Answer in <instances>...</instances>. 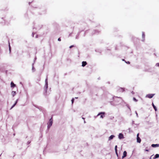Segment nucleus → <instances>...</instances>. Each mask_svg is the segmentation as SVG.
<instances>
[{
    "label": "nucleus",
    "mask_w": 159,
    "mask_h": 159,
    "mask_svg": "<svg viewBox=\"0 0 159 159\" xmlns=\"http://www.w3.org/2000/svg\"><path fill=\"white\" fill-rule=\"evenodd\" d=\"M123 155L122 157V158H123L127 156V152L126 151H124L123 152Z\"/></svg>",
    "instance_id": "nucleus-8"
},
{
    "label": "nucleus",
    "mask_w": 159,
    "mask_h": 159,
    "mask_svg": "<svg viewBox=\"0 0 159 159\" xmlns=\"http://www.w3.org/2000/svg\"><path fill=\"white\" fill-rule=\"evenodd\" d=\"M152 106L153 107V108H154V110H155V111H157V109L156 106L153 104V103H152Z\"/></svg>",
    "instance_id": "nucleus-16"
},
{
    "label": "nucleus",
    "mask_w": 159,
    "mask_h": 159,
    "mask_svg": "<svg viewBox=\"0 0 159 159\" xmlns=\"http://www.w3.org/2000/svg\"><path fill=\"white\" fill-rule=\"evenodd\" d=\"M156 66H159V63H157L156 64Z\"/></svg>",
    "instance_id": "nucleus-22"
},
{
    "label": "nucleus",
    "mask_w": 159,
    "mask_h": 159,
    "mask_svg": "<svg viewBox=\"0 0 159 159\" xmlns=\"http://www.w3.org/2000/svg\"><path fill=\"white\" fill-rule=\"evenodd\" d=\"M159 157V155L158 154H156L154 157V159L158 158Z\"/></svg>",
    "instance_id": "nucleus-15"
},
{
    "label": "nucleus",
    "mask_w": 159,
    "mask_h": 159,
    "mask_svg": "<svg viewBox=\"0 0 159 159\" xmlns=\"http://www.w3.org/2000/svg\"><path fill=\"white\" fill-rule=\"evenodd\" d=\"M118 138L120 139H123L124 138L123 135L122 133H120L118 136Z\"/></svg>",
    "instance_id": "nucleus-5"
},
{
    "label": "nucleus",
    "mask_w": 159,
    "mask_h": 159,
    "mask_svg": "<svg viewBox=\"0 0 159 159\" xmlns=\"http://www.w3.org/2000/svg\"><path fill=\"white\" fill-rule=\"evenodd\" d=\"M115 152L116 154L118 156V153H117V146L116 145L115 146Z\"/></svg>",
    "instance_id": "nucleus-12"
},
{
    "label": "nucleus",
    "mask_w": 159,
    "mask_h": 159,
    "mask_svg": "<svg viewBox=\"0 0 159 159\" xmlns=\"http://www.w3.org/2000/svg\"><path fill=\"white\" fill-rule=\"evenodd\" d=\"M146 151H148V150L146 149Z\"/></svg>",
    "instance_id": "nucleus-25"
},
{
    "label": "nucleus",
    "mask_w": 159,
    "mask_h": 159,
    "mask_svg": "<svg viewBox=\"0 0 159 159\" xmlns=\"http://www.w3.org/2000/svg\"><path fill=\"white\" fill-rule=\"evenodd\" d=\"M87 64V63L86 61H83L82 62V66L83 67L85 66Z\"/></svg>",
    "instance_id": "nucleus-9"
},
{
    "label": "nucleus",
    "mask_w": 159,
    "mask_h": 159,
    "mask_svg": "<svg viewBox=\"0 0 159 159\" xmlns=\"http://www.w3.org/2000/svg\"><path fill=\"white\" fill-rule=\"evenodd\" d=\"M151 146L153 148L158 147L159 146V144H152Z\"/></svg>",
    "instance_id": "nucleus-7"
},
{
    "label": "nucleus",
    "mask_w": 159,
    "mask_h": 159,
    "mask_svg": "<svg viewBox=\"0 0 159 159\" xmlns=\"http://www.w3.org/2000/svg\"><path fill=\"white\" fill-rule=\"evenodd\" d=\"M114 137H115L114 135H111V136H110V137H109V139H108V140H111V139H112Z\"/></svg>",
    "instance_id": "nucleus-10"
},
{
    "label": "nucleus",
    "mask_w": 159,
    "mask_h": 159,
    "mask_svg": "<svg viewBox=\"0 0 159 159\" xmlns=\"http://www.w3.org/2000/svg\"><path fill=\"white\" fill-rule=\"evenodd\" d=\"M105 113L104 112H101L99 113L98 114V116L100 115V118H103L105 116Z\"/></svg>",
    "instance_id": "nucleus-3"
},
{
    "label": "nucleus",
    "mask_w": 159,
    "mask_h": 159,
    "mask_svg": "<svg viewBox=\"0 0 159 159\" xmlns=\"http://www.w3.org/2000/svg\"><path fill=\"white\" fill-rule=\"evenodd\" d=\"M11 87L13 88H14L16 86V85L13 82H11Z\"/></svg>",
    "instance_id": "nucleus-11"
},
{
    "label": "nucleus",
    "mask_w": 159,
    "mask_h": 159,
    "mask_svg": "<svg viewBox=\"0 0 159 159\" xmlns=\"http://www.w3.org/2000/svg\"><path fill=\"white\" fill-rule=\"evenodd\" d=\"M155 95V94H149L146 95V97L151 98Z\"/></svg>",
    "instance_id": "nucleus-2"
},
{
    "label": "nucleus",
    "mask_w": 159,
    "mask_h": 159,
    "mask_svg": "<svg viewBox=\"0 0 159 159\" xmlns=\"http://www.w3.org/2000/svg\"><path fill=\"white\" fill-rule=\"evenodd\" d=\"M32 34H33V37H34V33H32Z\"/></svg>",
    "instance_id": "nucleus-26"
},
{
    "label": "nucleus",
    "mask_w": 159,
    "mask_h": 159,
    "mask_svg": "<svg viewBox=\"0 0 159 159\" xmlns=\"http://www.w3.org/2000/svg\"><path fill=\"white\" fill-rule=\"evenodd\" d=\"M123 60V61H125V60H124V59H123V60Z\"/></svg>",
    "instance_id": "nucleus-27"
},
{
    "label": "nucleus",
    "mask_w": 159,
    "mask_h": 159,
    "mask_svg": "<svg viewBox=\"0 0 159 159\" xmlns=\"http://www.w3.org/2000/svg\"><path fill=\"white\" fill-rule=\"evenodd\" d=\"M53 120L52 119V117L49 120V122L48 125L50 126H51L52 124Z\"/></svg>",
    "instance_id": "nucleus-6"
},
{
    "label": "nucleus",
    "mask_w": 159,
    "mask_h": 159,
    "mask_svg": "<svg viewBox=\"0 0 159 159\" xmlns=\"http://www.w3.org/2000/svg\"><path fill=\"white\" fill-rule=\"evenodd\" d=\"M121 100V98H120L115 97L114 98V101L115 102L117 103L116 102H120Z\"/></svg>",
    "instance_id": "nucleus-1"
},
{
    "label": "nucleus",
    "mask_w": 159,
    "mask_h": 159,
    "mask_svg": "<svg viewBox=\"0 0 159 159\" xmlns=\"http://www.w3.org/2000/svg\"><path fill=\"white\" fill-rule=\"evenodd\" d=\"M74 46L73 45H71L70 46V48H72Z\"/></svg>",
    "instance_id": "nucleus-21"
},
{
    "label": "nucleus",
    "mask_w": 159,
    "mask_h": 159,
    "mask_svg": "<svg viewBox=\"0 0 159 159\" xmlns=\"http://www.w3.org/2000/svg\"><path fill=\"white\" fill-rule=\"evenodd\" d=\"M139 134L138 133L137 135V142L139 143H140L141 142V139L139 137Z\"/></svg>",
    "instance_id": "nucleus-4"
},
{
    "label": "nucleus",
    "mask_w": 159,
    "mask_h": 159,
    "mask_svg": "<svg viewBox=\"0 0 159 159\" xmlns=\"http://www.w3.org/2000/svg\"><path fill=\"white\" fill-rule=\"evenodd\" d=\"M58 41H61V38H59L58 39Z\"/></svg>",
    "instance_id": "nucleus-20"
},
{
    "label": "nucleus",
    "mask_w": 159,
    "mask_h": 159,
    "mask_svg": "<svg viewBox=\"0 0 159 159\" xmlns=\"http://www.w3.org/2000/svg\"><path fill=\"white\" fill-rule=\"evenodd\" d=\"M74 99L73 98L72 100H71V101H72V103H73L74 102Z\"/></svg>",
    "instance_id": "nucleus-19"
},
{
    "label": "nucleus",
    "mask_w": 159,
    "mask_h": 159,
    "mask_svg": "<svg viewBox=\"0 0 159 159\" xmlns=\"http://www.w3.org/2000/svg\"><path fill=\"white\" fill-rule=\"evenodd\" d=\"M126 63H128V64H129L130 63V62H129V61H128V62H126Z\"/></svg>",
    "instance_id": "nucleus-24"
},
{
    "label": "nucleus",
    "mask_w": 159,
    "mask_h": 159,
    "mask_svg": "<svg viewBox=\"0 0 159 159\" xmlns=\"http://www.w3.org/2000/svg\"><path fill=\"white\" fill-rule=\"evenodd\" d=\"M11 94L13 97H14L16 94V92L14 91H12L11 92Z\"/></svg>",
    "instance_id": "nucleus-14"
},
{
    "label": "nucleus",
    "mask_w": 159,
    "mask_h": 159,
    "mask_svg": "<svg viewBox=\"0 0 159 159\" xmlns=\"http://www.w3.org/2000/svg\"><path fill=\"white\" fill-rule=\"evenodd\" d=\"M18 99H17L15 103V104L12 106V107H11V109L16 104V103H17V102H18Z\"/></svg>",
    "instance_id": "nucleus-13"
},
{
    "label": "nucleus",
    "mask_w": 159,
    "mask_h": 159,
    "mask_svg": "<svg viewBox=\"0 0 159 159\" xmlns=\"http://www.w3.org/2000/svg\"><path fill=\"white\" fill-rule=\"evenodd\" d=\"M142 37L143 38H144L145 37V34L144 33H143L142 34Z\"/></svg>",
    "instance_id": "nucleus-18"
},
{
    "label": "nucleus",
    "mask_w": 159,
    "mask_h": 159,
    "mask_svg": "<svg viewBox=\"0 0 159 159\" xmlns=\"http://www.w3.org/2000/svg\"><path fill=\"white\" fill-rule=\"evenodd\" d=\"M31 2H29V5H30V4H31Z\"/></svg>",
    "instance_id": "nucleus-23"
},
{
    "label": "nucleus",
    "mask_w": 159,
    "mask_h": 159,
    "mask_svg": "<svg viewBox=\"0 0 159 159\" xmlns=\"http://www.w3.org/2000/svg\"><path fill=\"white\" fill-rule=\"evenodd\" d=\"M133 100L135 102H137L138 101V100L136 99L135 98H133Z\"/></svg>",
    "instance_id": "nucleus-17"
}]
</instances>
